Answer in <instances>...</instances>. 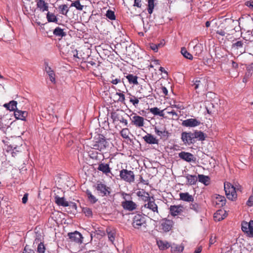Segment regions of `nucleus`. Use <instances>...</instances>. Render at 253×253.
<instances>
[{"instance_id":"obj_26","label":"nucleus","mask_w":253,"mask_h":253,"mask_svg":"<svg viewBox=\"0 0 253 253\" xmlns=\"http://www.w3.org/2000/svg\"><path fill=\"white\" fill-rule=\"evenodd\" d=\"M198 178L199 181L205 185L210 184V178L209 176L203 174H198Z\"/></svg>"},{"instance_id":"obj_41","label":"nucleus","mask_w":253,"mask_h":253,"mask_svg":"<svg viewBox=\"0 0 253 253\" xmlns=\"http://www.w3.org/2000/svg\"><path fill=\"white\" fill-rule=\"evenodd\" d=\"M181 53L185 58L190 60L193 59L192 55L188 52L185 48L183 47L181 48Z\"/></svg>"},{"instance_id":"obj_27","label":"nucleus","mask_w":253,"mask_h":253,"mask_svg":"<svg viewBox=\"0 0 253 253\" xmlns=\"http://www.w3.org/2000/svg\"><path fill=\"white\" fill-rule=\"evenodd\" d=\"M181 200L186 202H192L194 200L193 196L188 193H181L179 194Z\"/></svg>"},{"instance_id":"obj_29","label":"nucleus","mask_w":253,"mask_h":253,"mask_svg":"<svg viewBox=\"0 0 253 253\" xmlns=\"http://www.w3.org/2000/svg\"><path fill=\"white\" fill-rule=\"evenodd\" d=\"M184 246L182 245H178L172 244L171 246V251L172 253H179L183 251Z\"/></svg>"},{"instance_id":"obj_16","label":"nucleus","mask_w":253,"mask_h":253,"mask_svg":"<svg viewBox=\"0 0 253 253\" xmlns=\"http://www.w3.org/2000/svg\"><path fill=\"white\" fill-rule=\"evenodd\" d=\"M143 139L147 143L149 144H158L159 143V140L150 133H147L143 136Z\"/></svg>"},{"instance_id":"obj_60","label":"nucleus","mask_w":253,"mask_h":253,"mask_svg":"<svg viewBox=\"0 0 253 253\" xmlns=\"http://www.w3.org/2000/svg\"><path fill=\"white\" fill-rule=\"evenodd\" d=\"M216 242V237L215 236L212 235L210 239V244L212 245Z\"/></svg>"},{"instance_id":"obj_64","label":"nucleus","mask_w":253,"mask_h":253,"mask_svg":"<svg viewBox=\"0 0 253 253\" xmlns=\"http://www.w3.org/2000/svg\"><path fill=\"white\" fill-rule=\"evenodd\" d=\"M216 33L222 36H225L226 34L225 32L222 30H217L216 31Z\"/></svg>"},{"instance_id":"obj_46","label":"nucleus","mask_w":253,"mask_h":253,"mask_svg":"<svg viewBox=\"0 0 253 253\" xmlns=\"http://www.w3.org/2000/svg\"><path fill=\"white\" fill-rule=\"evenodd\" d=\"M59 8L61 10V13L63 15H66L69 11L68 6L66 4H63L59 6Z\"/></svg>"},{"instance_id":"obj_8","label":"nucleus","mask_w":253,"mask_h":253,"mask_svg":"<svg viewBox=\"0 0 253 253\" xmlns=\"http://www.w3.org/2000/svg\"><path fill=\"white\" fill-rule=\"evenodd\" d=\"M173 225V222L169 219H164L161 221L160 229L167 232L169 231Z\"/></svg>"},{"instance_id":"obj_44","label":"nucleus","mask_w":253,"mask_h":253,"mask_svg":"<svg viewBox=\"0 0 253 253\" xmlns=\"http://www.w3.org/2000/svg\"><path fill=\"white\" fill-rule=\"evenodd\" d=\"M241 226L242 231L247 234L248 230H249V226H250V221L249 222L243 221Z\"/></svg>"},{"instance_id":"obj_30","label":"nucleus","mask_w":253,"mask_h":253,"mask_svg":"<svg viewBox=\"0 0 253 253\" xmlns=\"http://www.w3.org/2000/svg\"><path fill=\"white\" fill-rule=\"evenodd\" d=\"M45 71L48 74L49 79L50 81L55 84V74L53 70H51L50 67L47 66L45 67Z\"/></svg>"},{"instance_id":"obj_24","label":"nucleus","mask_w":253,"mask_h":253,"mask_svg":"<svg viewBox=\"0 0 253 253\" xmlns=\"http://www.w3.org/2000/svg\"><path fill=\"white\" fill-rule=\"evenodd\" d=\"M55 202L58 205L63 207H68L69 206L68 202L66 201L64 198L59 197L58 196L55 197Z\"/></svg>"},{"instance_id":"obj_2","label":"nucleus","mask_w":253,"mask_h":253,"mask_svg":"<svg viewBox=\"0 0 253 253\" xmlns=\"http://www.w3.org/2000/svg\"><path fill=\"white\" fill-rule=\"evenodd\" d=\"M108 146V143L102 135H98L97 137L94 138L91 144V148L100 151L106 149Z\"/></svg>"},{"instance_id":"obj_19","label":"nucleus","mask_w":253,"mask_h":253,"mask_svg":"<svg viewBox=\"0 0 253 253\" xmlns=\"http://www.w3.org/2000/svg\"><path fill=\"white\" fill-rule=\"evenodd\" d=\"M37 8L42 12L47 11L48 10V3L44 0H36Z\"/></svg>"},{"instance_id":"obj_36","label":"nucleus","mask_w":253,"mask_h":253,"mask_svg":"<svg viewBox=\"0 0 253 253\" xmlns=\"http://www.w3.org/2000/svg\"><path fill=\"white\" fill-rule=\"evenodd\" d=\"M53 34L56 36L63 37L66 36V34L63 31V30L59 27L56 28L53 32Z\"/></svg>"},{"instance_id":"obj_1","label":"nucleus","mask_w":253,"mask_h":253,"mask_svg":"<svg viewBox=\"0 0 253 253\" xmlns=\"http://www.w3.org/2000/svg\"><path fill=\"white\" fill-rule=\"evenodd\" d=\"M142 211L144 213H146L147 216L154 221H157L159 220V213L158 210V206L154 201L149 200L147 203L145 204L142 207Z\"/></svg>"},{"instance_id":"obj_23","label":"nucleus","mask_w":253,"mask_h":253,"mask_svg":"<svg viewBox=\"0 0 253 253\" xmlns=\"http://www.w3.org/2000/svg\"><path fill=\"white\" fill-rule=\"evenodd\" d=\"M108 239L113 244L116 236V230L115 229L109 228L107 229Z\"/></svg>"},{"instance_id":"obj_38","label":"nucleus","mask_w":253,"mask_h":253,"mask_svg":"<svg viewBox=\"0 0 253 253\" xmlns=\"http://www.w3.org/2000/svg\"><path fill=\"white\" fill-rule=\"evenodd\" d=\"M120 134L122 137H123L124 138L126 139H129V135L130 134V131L128 128H123L120 132Z\"/></svg>"},{"instance_id":"obj_11","label":"nucleus","mask_w":253,"mask_h":253,"mask_svg":"<svg viewBox=\"0 0 253 253\" xmlns=\"http://www.w3.org/2000/svg\"><path fill=\"white\" fill-rule=\"evenodd\" d=\"M193 139L194 135L192 132H183L181 133V139L184 144H192Z\"/></svg>"},{"instance_id":"obj_15","label":"nucleus","mask_w":253,"mask_h":253,"mask_svg":"<svg viewBox=\"0 0 253 253\" xmlns=\"http://www.w3.org/2000/svg\"><path fill=\"white\" fill-rule=\"evenodd\" d=\"M154 131L155 133L159 136L161 138H168L169 135L168 131L166 130V128H159L157 126L154 128Z\"/></svg>"},{"instance_id":"obj_59","label":"nucleus","mask_w":253,"mask_h":253,"mask_svg":"<svg viewBox=\"0 0 253 253\" xmlns=\"http://www.w3.org/2000/svg\"><path fill=\"white\" fill-rule=\"evenodd\" d=\"M28 193H25L24 195V196L22 199V203L23 204H26L27 202V201H28Z\"/></svg>"},{"instance_id":"obj_22","label":"nucleus","mask_w":253,"mask_h":253,"mask_svg":"<svg viewBox=\"0 0 253 253\" xmlns=\"http://www.w3.org/2000/svg\"><path fill=\"white\" fill-rule=\"evenodd\" d=\"M97 169L98 170L102 171L105 174H107L108 173L111 172V169L109 167V165L107 164H100Z\"/></svg>"},{"instance_id":"obj_39","label":"nucleus","mask_w":253,"mask_h":253,"mask_svg":"<svg viewBox=\"0 0 253 253\" xmlns=\"http://www.w3.org/2000/svg\"><path fill=\"white\" fill-rule=\"evenodd\" d=\"M46 18L48 22H57L58 21L56 16L49 12L46 14Z\"/></svg>"},{"instance_id":"obj_54","label":"nucleus","mask_w":253,"mask_h":253,"mask_svg":"<svg viewBox=\"0 0 253 253\" xmlns=\"http://www.w3.org/2000/svg\"><path fill=\"white\" fill-rule=\"evenodd\" d=\"M247 204L249 207H251L253 205V196L250 197L247 202Z\"/></svg>"},{"instance_id":"obj_12","label":"nucleus","mask_w":253,"mask_h":253,"mask_svg":"<svg viewBox=\"0 0 253 253\" xmlns=\"http://www.w3.org/2000/svg\"><path fill=\"white\" fill-rule=\"evenodd\" d=\"M200 124V121L196 119H188L182 122V125L186 127H195Z\"/></svg>"},{"instance_id":"obj_25","label":"nucleus","mask_w":253,"mask_h":253,"mask_svg":"<svg viewBox=\"0 0 253 253\" xmlns=\"http://www.w3.org/2000/svg\"><path fill=\"white\" fill-rule=\"evenodd\" d=\"M215 203L219 207H223L226 204V199L224 196L218 195L215 198Z\"/></svg>"},{"instance_id":"obj_17","label":"nucleus","mask_w":253,"mask_h":253,"mask_svg":"<svg viewBox=\"0 0 253 253\" xmlns=\"http://www.w3.org/2000/svg\"><path fill=\"white\" fill-rule=\"evenodd\" d=\"M182 206H171L169 208L170 213L173 216H176L183 211Z\"/></svg>"},{"instance_id":"obj_20","label":"nucleus","mask_w":253,"mask_h":253,"mask_svg":"<svg viewBox=\"0 0 253 253\" xmlns=\"http://www.w3.org/2000/svg\"><path fill=\"white\" fill-rule=\"evenodd\" d=\"M14 116L17 119L25 121L26 118L28 116V112L16 109L14 111Z\"/></svg>"},{"instance_id":"obj_6","label":"nucleus","mask_w":253,"mask_h":253,"mask_svg":"<svg viewBox=\"0 0 253 253\" xmlns=\"http://www.w3.org/2000/svg\"><path fill=\"white\" fill-rule=\"evenodd\" d=\"M120 176L126 182L132 183L134 181L135 175L133 171L123 169L120 171Z\"/></svg>"},{"instance_id":"obj_61","label":"nucleus","mask_w":253,"mask_h":253,"mask_svg":"<svg viewBox=\"0 0 253 253\" xmlns=\"http://www.w3.org/2000/svg\"><path fill=\"white\" fill-rule=\"evenodd\" d=\"M121 81L120 79H112L111 81V83L113 84H117L118 83H121Z\"/></svg>"},{"instance_id":"obj_62","label":"nucleus","mask_w":253,"mask_h":253,"mask_svg":"<svg viewBox=\"0 0 253 253\" xmlns=\"http://www.w3.org/2000/svg\"><path fill=\"white\" fill-rule=\"evenodd\" d=\"M134 6L140 7L141 6V0H134Z\"/></svg>"},{"instance_id":"obj_21","label":"nucleus","mask_w":253,"mask_h":253,"mask_svg":"<svg viewBox=\"0 0 253 253\" xmlns=\"http://www.w3.org/2000/svg\"><path fill=\"white\" fill-rule=\"evenodd\" d=\"M136 195L140 197L142 200L144 202H148L150 200V197L148 193L143 190H139L136 192Z\"/></svg>"},{"instance_id":"obj_34","label":"nucleus","mask_w":253,"mask_h":253,"mask_svg":"<svg viewBox=\"0 0 253 253\" xmlns=\"http://www.w3.org/2000/svg\"><path fill=\"white\" fill-rule=\"evenodd\" d=\"M128 82L130 84H138L137 77L131 74H129L126 76Z\"/></svg>"},{"instance_id":"obj_3","label":"nucleus","mask_w":253,"mask_h":253,"mask_svg":"<svg viewBox=\"0 0 253 253\" xmlns=\"http://www.w3.org/2000/svg\"><path fill=\"white\" fill-rule=\"evenodd\" d=\"M132 226L137 229L145 230L146 229L147 223L145 217L141 214H136L133 218Z\"/></svg>"},{"instance_id":"obj_4","label":"nucleus","mask_w":253,"mask_h":253,"mask_svg":"<svg viewBox=\"0 0 253 253\" xmlns=\"http://www.w3.org/2000/svg\"><path fill=\"white\" fill-rule=\"evenodd\" d=\"M224 190L227 198L230 200L233 201L237 198L236 188L229 182L224 183Z\"/></svg>"},{"instance_id":"obj_52","label":"nucleus","mask_w":253,"mask_h":253,"mask_svg":"<svg viewBox=\"0 0 253 253\" xmlns=\"http://www.w3.org/2000/svg\"><path fill=\"white\" fill-rule=\"evenodd\" d=\"M130 102H131L133 105L136 106L139 103V100L135 97L133 96L130 98Z\"/></svg>"},{"instance_id":"obj_55","label":"nucleus","mask_w":253,"mask_h":253,"mask_svg":"<svg viewBox=\"0 0 253 253\" xmlns=\"http://www.w3.org/2000/svg\"><path fill=\"white\" fill-rule=\"evenodd\" d=\"M190 209H192V210H194V211H198L199 209V206L196 203H195L194 204H192L191 206H190Z\"/></svg>"},{"instance_id":"obj_47","label":"nucleus","mask_w":253,"mask_h":253,"mask_svg":"<svg viewBox=\"0 0 253 253\" xmlns=\"http://www.w3.org/2000/svg\"><path fill=\"white\" fill-rule=\"evenodd\" d=\"M106 17L111 20L115 19V15L114 12L112 10H108L106 14Z\"/></svg>"},{"instance_id":"obj_63","label":"nucleus","mask_w":253,"mask_h":253,"mask_svg":"<svg viewBox=\"0 0 253 253\" xmlns=\"http://www.w3.org/2000/svg\"><path fill=\"white\" fill-rule=\"evenodd\" d=\"M246 5L251 7V8L253 9V0L252 1H247L246 2Z\"/></svg>"},{"instance_id":"obj_42","label":"nucleus","mask_w":253,"mask_h":253,"mask_svg":"<svg viewBox=\"0 0 253 253\" xmlns=\"http://www.w3.org/2000/svg\"><path fill=\"white\" fill-rule=\"evenodd\" d=\"M154 0H148V12L151 14L154 8Z\"/></svg>"},{"instance_id":"obj_48","label":"nucleus","mask_w":253,"mask_h":253,"mask_svg":"<svg viewBox=\"0 0 253 253\" xmlns=\"http://www.w3.org/2000/svg\"><path fill=\"white\" fill-rule=\"evenodd\" d=\"M45 250V247L42 243L39 244L37 248V252L38 253H44Z\"/></svg>"},{"instance_id":"obj_14","label":"nucleus","mask_w":253,"mask_h":253,"mask_svg":"<svg viewBox=\"0 0 253 253\" xmlns=\"http://www.w3.org/2000/svg\"><path fill=\"white\" fill-rule=\"evenodd\" d=\"M132 123L137 127H142L144 125V119L141 116L135 115L132 118Z\"/></svg>"},{"instance_id":"obj_35","label":"nucleus","mask_w":253,"mask_h":253,"mask_svg":"<svg viewBox=\"0 0 253 253\" xmlns=\"http://www.w3.org/2000/svg\"><path fill=\"white\" fill-rule=\"evenodd\" d=\"M112 116L113 117L114 121H119L121 123H124L125 126L127 125V121L126 119H125L122 116H120L116 114L113 115Z\"/></svg>"},{"instance_id":"obj_33","label":"nucleus","mask_w":253,"mask_h":253,"mask_svg":"<svg viewBox=\"0 0 253 253\" xmlns=\"http://www.w3.org/2000/svg\"><path fill=\"white\" fill-rule=\"evenodd\" d=\"M165 110H160L157 107H154L149 109L150 112L154 115H158L160 117H164V114L163 113Z\"/></svg>"},{"instance_id":"obj_28","label":"nucleus","mask_w":253,"mask_h":253,"mask_svg":"<svg viewBox=\"0 0 253 253\" xmlns=\"http://www.w3.org/2000/svg\"><path fill=\"white\" fill-rule=\"evenodd\" d=\"M157 244L160 250H165L170 247L169 242L160 240L157 241Z\"/></svg>"},{"instance_id":"obj_56","label":"nucleus","mask_w":253,"mask_h":253,"mask_svg":"<svg viewBox=\"0 0 253 253\" xmlns=\"http://www.w3.org/2000/svg\"><path fill=\"white\" fill-rule=\"evenodd\" d=\"M201 84V82L200 80H196L194 83L193 85L194 86V88L195 89H197L200 87Z\"/></svg>"},{"instance_id":"obj_32","label":"nucleus","mask_w":253,"mask_h":253,"mask_svg":"<svg viewBox=\"0 0 253 253\" xmlns=\"http://www.w3.org/2000/svg\"><path fill=\"white\" fill-rule=\"evenodd\" d=\"M185 177L189 185L195 184L198 180V178L196 175L187 174Z\"/></svg>"},{"instance_id":"obj_18","label":"nucleus","mask_w":253,"mask_h":253,"mask_svg":"<svg viewBox=\"0 0 253 253\" xmlns=\"http://www.w3.org/2000/svg\"><path fill=\"white\" fill-rule=\"evenodd\" d=\"M227 216L226 212L225 210L221 209L216 211L214 214L215 220L220 221L225 218Z\"/></svg>"},{"instance_id":"obj_9","label":"nucleus","mask_w":253,"mask_h":253,"mask_svg":"<svg viewBox=\"0 0 253 253\" xmlns=\"http://www.w3.org/2000/svg\"><path fill=\"white\" fill-rule=\"evenodd\" d=\"M96 189L102 196H107L110 193V188L101 182L97 183Z\"/></svg>"},{"instance_id":"obj_45","label":"nucleus","mask_w":253,"mask_h":253,"mask_svg":"<svg viewBox=\"0 0 253 253\" xmlns=\"http://www.w3.org/2000/svg\"><path fill=\"white\" fill-rule=\"evenodd\" d=\"M247 234L250 237H253V220H250V226Z\"/></svg>"},{"instance_id":"obj_40","label":"nucleus","mask_w":253,"mask_h":253,"mask_svg":"<svg viewBox=\"0 0 253 253\" xmlns=\"http://www.w3.org/2000/svg\"><path fill=\"white\" fill-rule=\"evenodd\" d=\"M194 138H198L200 140H204L205 138L204 133L201 131H197L193 133Z\"/></svg>"},{"instance_id":"obj_13","label":"nucleus","mask_w":253,"mask_h":253,"mask_svg":"<svg viewBox=\"0 0 253 253\" xmlns=\"http://www.w3.org/2000/svg\"><path fill=\"white\" fill-rule=\"evenodd\" d=\"M68 236L71 241L75 242L78 243H82V235L78 231H75L73 233H70L68 234Z\"/></svg>"},{"instance_id":"obj_37","label":"nucleus","mask_w":253,"mask_h":253,"mask_svg":"<svg viewBox=\"0 0 253 253\" xmlns=\"http://www.w3.org/2000/svg\"><path fill=\"white\" fill-rule=\"evenodd\" d=\"M86 194L88 200L91 203L94 204L97 201V199L92 194L91 192L89 190H87Z\"/></svg>"},{"instance_id":"obj_51","label":"nucleus","mask_w":253,"mask_h":253,"mask_svg":"<svg viewBox=\"0 0 253 253\" xmlns=\"http://www.w3.org/2000/svg\"><path fill=\"white\" fill-rule=\"evenodd\" d=\"M243 45V42L242 41H238L234 43L233 44V47H235L237 49H239L241 47H242Z\"/></svg>"},{"instance_id":"obj_57","label":"nucleus","mask_w":253,"mask_h":253,"mask_svg":"<svg viewBox=\"0 0 253 253\" xmlns=\"http://www.w3.org/2000/svg\"><path fill=\"white\" fill-rule=\"evenodd\" d=\"M166 109H168V111L167 112V113L169 114H171L173 116H175V117H178V114L176 113V112L174 110H169V109L167 108Z\"/></svg>"},{"instance_id":"obj_31","label":"nucleus","mask_w":253,"mask_h":253,"mask_svg":"<svg viewBox=\"0 0 253 253\" xmlns=\"http://www.w3.org/2000/svg\"><path fill=\"white\" fill-rule=\"evenodd\" d=\"M17 102L14 100L10 101L8 103L4 104V107L6 108L7 110L9 111L16 110L15 109L17 107Z\"/></svg>"},{"instance_id":"obj_50","label":"nucleus","mask_w":253,"mask_h":253,"mask_svg":"<svg viewBox=\"0 0 253 253\" xmlns=\"http://www.w3.org/2000/svg\"><path fill=\"white\" fill-rule=\"evenodd\" d=\"M83 212L85 214V215L87 216H91L92 215V211L91 210L88 208H84L83 209Z\"/></svg>"},{"instance_id":"obj_53","label":"nucleus","mask_w":253,"mask_h":253,"mask_svg":"<svg viewBox=\"0 0 253 253\" xmlns=\"http://www.w3.org/2000/svg\"><path fill=\"white\" fill-rule=\"evenodd\" d=\"M160 89H161V91H160L161 93H163L165 95H168V91L166 87L161 86Z\"/></svg>"},{"instance_id":"obj_10","label":"nucleus","mask_w":253,"mask_h":253,"mask_svg":"<svg viewBox=\"0 0 253 253\" xmlns=\"http://www.w3.org/2000/svg\"><path fill=\"white\" fill-rule=\"evenodd\" d=\"M178 156L180 159L189 163L195 162L196 161V158L188 152L182 151L179 153Z\"/></svg>"},{"instance_id":"obj_58","label":"nucleus","mask_w":253,"mask_h":253,"mask_svg":"<svg viewBox=\"0 0 253 253\" xmlns=\"http://www.w3.org/2000/svg\"><path fill=\"white\" fill-rule=\"evenodd\" d=\"M150 48L155 52H157L158 51V47L157 44L151 43L150 44Z\"/></svg>"},{"instance_id":"obj_5","label":"nucleus","mask_w":253,"mask_h":253,"mask_svg":"<svg viewBox=\"0 0 253 253\" xmlns=\"http://www.w3.org/2000/svg\"><path fill=\"white\" fill-rule=\"evenodd\" d=\"M124 201L122 202V206L127 211H132L136 209L137 205L135 203L131 200H128L130 196L127 194H123Z\"/></svg>"},{"instance_id":"obj_7","label":"nucleus","mask_w":253,"mask_h":253,"mask_svg":"<svg viewBox=\"0 0 253 253\" xmlns=\"http://www.w3.org/2000/svg\"><path fill=\"white\" fill-rule=\"evenodd\" d=\"M189 46L193 48L192 52L196 56H199L203 50V44L199 43L197 39L189 43Z\"/></svg>"},{"instance_id":"obj_43","label":"nucleus","mask_w":253,"mask_h":253,"mask_svg":"<svg viewBox=\"0 0 253 253\" xmlns=\"http://www.w3.org/2000/svg\"><path fill=\"white\" fill-rule=\"evenodd\" d=\"M71 6L75 7L77 9L79 10H82L84 8V5H82L80 1L76 0L72 2L71 4Z\"/></svg>"},{"instance_id":"obj_49","label":"nucleus","mask_w":253,"mask_h":253,"mask_svg":"<svg viewBox=\"0 0 253 253\" xmlns=\"http://www.w3.org/2000/svg\"><path fill=\"white\" fill-rule=\"evenodd\" d=\"M116 95H118L119 96V98L117 100V101L124 102L125 100V95L121 92H116Z\"/></svg>"}]
</instances>
